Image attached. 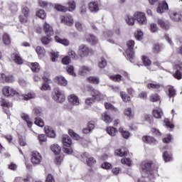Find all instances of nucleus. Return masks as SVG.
<instances>
[{
  "instance_id": "obj_30",
  "label": "nucleus",
  "mask_w": 182,
  "mask_h": 182,
  "mask_svg": "<svg viewBox=\"0 0 182 182\" xmlns=\"http://www.w3.org/2000/svg\"><path fill=\"white\" fill-rule=\"evenodd\" d=\"M2 41L4 45H11V37L8 33H4L2 36Z\"/></svg>"
},
{
  "instance_id": "obj_18",
  "label": "nucleus",
  "mask_w": 182,
  "mask_h": 182,
  "mask_svg": "<svg viewBox=\"0 0 182 182\" xmlns=\"http://www.w3.org/2000/svg\"><path fill=\"white\" fill-rule=\"evenodd\" d=\"M113 36V33L110 31H105L102 36V39L105 40L107 39V42H109V43H114V41L112 39H109V38H112Z\"/></svg>"
},
{
  "instance_id": "obj_45",
  "label": "nucleus",
  "mask_w": 182,
  "mask_h": 182,
  "mask_svg": "<svg viewBox=\"0 0 182 182\" xmlns=\"http://www.w3.org/2000/svg\"><path fill=\"white\" fill-rule=\"evenodd\" d=\"M120 96H121L123 102H130V96L127 95V94H126V92H121Z\"/></svg>"
},
{
  "instance_id": "obj_61",
  "label": "nucleus",
  "mask_w": 182,
  "mask_h": 182,
  "mask_svg": "<svg viewBox=\"0 0 182 182\" xmlns=\"http://www.w3.org/2000/svg\"><path fill=\"white\" fill-rule=\"evenodd\" d=\"M135 38L137 41H141V39H143V31H138L137 33H135Z\"/></svg>"
},
{
  "instance_id": "obj_46",
  "label": "nucleus",
  "mask_w": 182,
  "mask_h": 182,
  "mask_svg": "<svg viewBox=\"0 0 182 182\" xmlns=\"http://www.w3.org/2000/svg\"><path fill=\"white\" fill-rule=\"evenodd\" d=\"M55 8L56 11H60V12H66L68 11V8L66 6H62L60 4H55Z\"/></svg>"
},
{
  "instance_id": "obj_6",
  "label": "nucleus",
  "mask_w": 182,
  "mask_h": 182,
  "mask_svg": "<svg viewBox=\"0 0 182 182\" xmlns=\"http://www.w3.org/2000/svg\"><path fill=\"white\" fill-rule=\"evenodd\" d=\"M31 161L32 164H41V162L42 161V156L38 151H33L31 154Z\"/></svg>"
},
{
  "instance_id": "obj_25",
  "label": "nucleus",
  "mask_w": 182,
  "mask_h": 182,
  "mask_svg": "<svg viewBox=\"0 0 182 182\" xmlns=\"http://www.w3.org/2000/svg\"><path fill=\"white\" fill-rule=\"evenodd\" d=\"M45 132L48 136V137L53 138L56 136L55 131L50 128V127L46 126L45 127Z\"/></svg>"
},
{
  "instance_id": "obj_4",
  "label": "nucleus",
  "mask_w": 182,
  "mask_h": 182,
  "mask_svg": "<svg viewBox=\"0 0 182 182\" xmlns=\"http://www.w3.org/2000/svg\"><path fill=\"white\" fill-rule=\"evenodd\" d=\"M93 53V50L90 49L85 44H81L78 47V54L80 58H86L89 56V55H92Z\"/></svg>"
},
{
  "instance_id": "obj_44",
  "label": "nucleus",
  "mask_w": 182,
  "mask_h": 182,
  "mask_svg": "<svg viewBox=\"0 0 182 182\" xmlns=\"http://www.w3.org/2000/svg\"><path fill=\"white\" fill-rule=\"evenodd\" d=\"M34 123L36 124V126H38L39 127H43V126H45L43 120H42V119L39 117H36Z\"/></svg>"
},
{
  "instance_id": "obj_47",
  "label": "nucleus",
  "mask_w": 182,
  "mask_h": 182,
  "mask_svg": "<svg viewBox=\"0 0 182 182\" xmlns=\"http://www.w3.org/2000/svg\"><path fill=\"white\" fill-rule=\"evenodd\" d=\"M119 133H122V137H124V139H129V137H130V132L127 131H124L123 128H119Z\"/></svg>"
},
{
  "instance_id": "obj_37",
  "label": "nucleus",
  "mask_w": 182,
  "mask_h": 182,
  "mask_svg": "<svg viewBox=\"0 0 182 182\" xmlns=\"http://www.w3.org/2000/svg\"><path fill=\"white\" fill-rule=\"evenodd\" d=\"M107 132L109 136H116V134L117 133V130H116V128L113 127H108L107 128Z\"/></svg>"
},
{
  "instance_id": "obj_27",
  "label": "nucleus",
  "mask_w": 182,
  "mask_h": 182,
  "mask_svg": "<svg viewBox=\"0 0 182 182\" xmlns=\"http://www.w3.org/2000/svg\"><path fill=\"white\" fill-rule=\"evenodd\" d=\"M89 10L90 12H97V11H99V5L97 4V2L90 3Z\"/></svg>"
},
{
  "instance_id": "obj_57",
  "label": "nucleus",
  "mask_w": 182,
  "mask_h": 182,
  "mask_svg": "<svg viewBox=\"0 0 182 182\" xmlns=\"http://www.w3.org/2000/svg\"><path fill=\"white\" fill-rule=\"evenodd\" d=\"M164 160L166 163L167 161H171V155L168 154V152H164L163 154Z\"/></svg>"
},
{
  "instance_id": "obj_49",
  "label": "nucleus",
  "mask_w": 182,
  "mask_h": 182,
  "mask_svg": "<svg viewBox=\"0 0 182 182\" xmlns=\"http://www.w3.org/2000/svg\"><path fill=\"white\" fill-rule=\"evenodd\" d=\"M149 100L150 102H159L160 100V96L157 94H152L149 96Z\"/></svg>"
},
{
  "instance_id": "obj_29",
  "label": "nucleus",
  "mask_w": 182,
  "mask_h": 182,
  "mask_svg": "<svg viewBox=\"0 0 182 182\" xmlns=\"http://www.w3.org/2000/svg\"><path fill=\"white\" fill-rule=\"evenodd\" d=\"M87 42H89L91 45H96L97 43V38L95 36L90 34L87 36Z\"/></svg>"
},
{
  "instance_id": "obj_10",
  "label": "nucleus",
  "mask_w": 182,
  "mask_h": 182,
  "mask_svg": "<svg viewBox=\"0 0 182 182\" xmlns=\"http://www.w3.org/2000/svg\"><path fill=\"white\" fill-rule=\"evenodd\" d=\"M68 102L73 106H79L80 102L79 101V97L75 94H70L68 96Z\"/></svg>"
},
{
  "instance_id": "obj_8",
  "label": "nucleus",
  "mask_w": 182,
  "mask_h": 182,
  "mask_svg": "<svg viewBox=\"0 0 182 182\" xmlns=\"http://www.w3.org/2000/svg\"><path fill=\"white\" fill-rule=\"evenodd\" d=\"M2 92L4 96H6V97H9V96H14V95H18L16 90L9 86L4 87Z\"/></svg>"
},
{
  "instance_id": "obj_31",
  "label": "nucleus",
  "mask_w": 182,
  "mask_h": 182,
  "mask_svg": "<svg viewBox=\"0 0 182 182\" xmlns=\"http://www.w3.org/2000/svg\"><path fill=\"white\" fill-rule=\"evenodd\" d=\"M102 120L106 123H112L113 119L110 117V115L107 112L102 114Z\"/></svg>"
},
{
  "instance_id": "obj_15",
  "label": "nucleus",
  "mask_w": 182,
  "mask_h": 182,
  "mask_svg": "<svg viewBox=\"0 0 182 182\" xmlns=\"http://www.w3.org/2000/svg\"><path fill=\"white\" fill-rule=\"evenodd\" d=\"M91 70L92 68H90V67L82 65L79 68L78 74L80 76H85V75H87V73H90Z\"/></svg>"
},
{
  "instance_id": "obj_54",
  "label": "nucleus",
  "mask_w": 182,
  "mask_h": 182,
  "mask_svg": "<svg viewBox=\"0 0 182 182\" xmlns=\"http://www.w3.org/2000/svg\"><path fill=\"white\" fill-rule=\"evenodd\" d=\"M125 21L128 25H134V18L132 16H127Z\"/></svg>"
},
{
  "instance_id": "obj_52",
  "label": "nucleus",
  "mask_w": 182,
  "mask_h": 182,
  "mask_svg": "<svg viewBox=\"0 0 182 182\" xmlns=\"http://www.w3.org/2000/svg\"><path fill=\"white\" fill-rule=\"evenodd\" d=\"M52 41V38H50V36H43L41 38V43H43V45H49V43H50V41Z\"/></svg>"
},
{
  "instance_id": "obj_3",
  "label": "nucleus",
  "mask_w": 182,
  "mask_h": 182,
  "mask_svg": "<svg viewBox=\"0 0 182 182\" xmlns=\"http://www.w3.org/2000/svg\"><path fill=\"white\" fill-rule=\"evenodd\" d=\"M62 141L64 146V153H66V154H72V153H73V149L70 148V146L72 145V139L68 135H63Z\"/></svg>"
},
{
  "instance_id": "obj_38",
  "label": "nucleus",
  "mask_w": 182,
  "mask_h": 182,
  "mask_svg": "<svg viewBox=\"0 0 182 182\" xmlns=\"http://www.w3.org/2000/svg\"><path fill=\"white\" fill-rule=\"evenodd\" d=\"M158 25H159V26H161L162 29H165V30H167L168 29V28H170V26H168V23H166V22H164V21L161 19L158 20Z\"/></svg>"
},
{
  "instance_id": "obj_1",
  "label": "nucleus",
  "mask_w": 182,
  "mask_h": 182,
  "mask_svg": "<svg viewBox=\"0 0 182 182\" xmlns=\"http://www.w3.org/2000/svg\"><path fill=\"white\" fill-rule=\"evenodd\" d=\"M89 92H90V95L92 97H88L85 100V104L88 106H90L95 100H102L103 99V94L100 93L99 90H95L93 87H89Z\"/></svg>"
},
{
  "instance_id": "obj_11",
  "label": "nucleus",
  "mask_w": 182,
  "mask_h": 182,
  "mask_svg": "<svg viewBox=\"0 0 182 182\" xmlns=\"http://www.w3.org/2000/svg\"><path fill=\"white\" fill-rule=\"evenodd\" d=\"M43 31L47 36H53L55 31H53V27L50 24L45 22L43 24Z\"/></svg>"
},
{
  "instance_id": "obj_34",
  "label": "nucleus",
  "mask_w": 182,
  "mask_h": 182,
  "mask_svg": "<svg viewBox=\"0 0 182 182\" xmlns=\"http://www.w3.org/2000/svg\"><path fill=\"white\" fill-rule=\"evenodd\" d=\"M153 115L155 119H161L163 116V111L161 109H154Z\"/></svg>"
},
{
  "instance_id": "obj_5",
  "label": "nucleus",
  "mask_w": 182,
  "mask_h": 182,
  "mask_svg": "<svg viewBox=\"0 0 182 182\" xmlns=\"http://www.w3.org/2000/svg\"><path fill=\"white\" fill-rule=\"evenodd\" d=\"M54 100H55V102H58V103H63V102H65V94L63 91L56 87L54 89Z\"/></svg>"
},
{
  "instance_id": "obj_58",
  "label": "nucleus",
  "mask_w": 182,
  "mask_h": 182,
  "mask_svg": "<svg viewBox=\"0 0 182 182\" xmlns=\"http://www.w3.org/2000/svg\"><path fill=\"white\" fill-rule=\"evenodd\" d=\"M121 163L122 164H126L127 166H132V160H130V159L128 158H124L121 160Z\"/></svg>"
},
{
  "instance_id": "obj_50",
  "label": "nucleus",
  "mask_w": 182,
  "mask_h": 182,
  "mask_svg": "<svg viewBox=\"0 0 182 182\" xmlns=\"http://www.w3.org/2000/svg\"><path fill=\"white\" fill-rule=\"evenodd\" d=\"M107 65V62L106 61V59L102 58L98 64L99 68H100V69H105Z\"/></svg>"
},
{
  "instance_id": "obj_13",
  "label": "nucleus",
  "mask_w": 182,
  "mask_h": 182,
  "mask_svg": "<svg viewBox=\"0 0 182 182\" xmlns=\"http://www.w3.org/2000/svg\"><path fill=\"white\" fill-rule=\"evenodd\" d=\"M169 16L171 19L175 22L182 21V15L181 11H173L169 14Z\"/></svg>"
},
{
  "instance_id": "obj_39",
  "label": "nucleus",
  "mask_w": 182,
  "mask_h": 182,
  "mask_svg": "<svg viewBox=\"0 0 182 182\" xmlns=\"http://www.w3.org/2000/svg\"><path fill=\"white\" fill-rule=\"evenodd\" d=\"M75 9H76V3L75 2V1L71 0L68 1V11L70 12H73Z\"/></svg>"
},
{
  "instance_id": "obj_21",
  "label": "nucleus",
  "mask_w": 182,
  "mask_h": 182,
  "mask_svg": "<svg viewBox=\"0 0 182 182\" xmlns=\"http://www.w3.org/2000/svg\"><path fill=\"white\" fill-rule=\"evenodd\" d=\"M168 90V96L169 99H172V102H174V96H176V90H174V87L169 85L167 87Z\"/></svg>"
},
{
  "instance_id": "obj_56",
  "label": "nucleus",
  "mask_w": 182,
  "mask_h": 182,
  "mask_svg": "<svg viewBox=\"0 0 182 182\" xmlns=\"http://www.w3.org/2000/svg\"><path fill=\"white\" fill-rule=\"evenodd\" d=\"M75 68L72 65H68L66 68V71L68 72V73H69V75H71L72 76H76V73L73 72Z\"/></svg>"
},
{
  "instance_id": "obj_41",
  "label": "nucleus",
  "mask_w": 182,
  "mask_h": 182,
  "mask_svg": "<svg viewBox=\"0 0 182 182\" xmlns=\"http://www.w3.org/2000/svg\"><path fill=\"white\" fill-rule=\"evenodd\" d=\"M88 81L90 82V83H93L94 85H99L100 80H99V77H89L87 78Z\"/></svg>"
},
{
  "instance_id": "obj_33",
  "label": "nucleus",
  "mask_w": 182,
  "mask_h": 182,
  "mask_svg": "<svg viewBox=\"0 0 182 182\" xmlns=\"http://www.w3.org/2000/svg\"><path fill=\"white\" fill-rule=\"evenodd\" d=\"M30 66L32 72L36 73L41 70V68L39 67V64L38 63H31Z\"/></svg>"
},
{
  "instance_id": "obj_32",
  "label": "nucleus",
  "mask_w": 182,
  "mask_h": 182,
  "mask_svg": "<svg viewBox=\"0 0 182 182\" xmlns=\"http://www.w3.org/2000/svg\"><path fill=\"white\" fill-rule=\"evenodd\" d=\"M51 151L55 153V154H59L60 153L62 148L59 146L58 144H53L50 146Z\"/></svg>"
},
{
  "instance_id": "obj_26",
  "label": "nucleus",
  "mask_w": 182,
  "mask_h": 182,
  "mask_svg": "<svg viewBox=\"0 0 182 182\" xmlns=\"http://www.w3.org/2000/svg\"><path fill=\"white\" fill-rule=\"evenodd\" d=\"M55 42H58V43H61L62 45H64V46H69V40L66 38L62 39L59 36H55Z\"/></svg>"
},
{
  "instance_id": "obj_2",
  "label": "nucleus",
  "mask_w": 182,
  "mask_h": 182,
  "mask_svg": "<svg viewBox=\"0 0 182 182\" xmlns=\"http://www.w3.org/2000/svg\"><path fill=\"white\" fill-rule=\"evenodd\" d=\"M134 41L133 40H130L127 42V49L125 50V53H126V58L128 60L132 61L133 58H134Z\"/></svg>"
},
{
  "instance_id": "obj_59",
  "label": "nucleus",
  "mask_w": 182,
  "mask_h": 182,
  "mask_svg": "<svg viewBox=\"0 0 182 182\" xmlns=\"http://www.w3.org/2000/svg\"><path fill=\"white\" fill-rule=\"evenodd\" d=\"M1 106H3L4 109H9V107H12V104L10 103L9 102L3 100Z\"/></svg>"
},
{
  "instance_id": "obj_36",
  "label": "nucleus",
  "mask_w": 182,
  "mask_h": 182,
  "mask_svg": "<svg viewBox=\"0 0 182 182\" xmlns=\"http://www.w3.org/2000/svg\"><path fill=\"white\" fill-rule=\"evenodd\" d=\"M14 55V62L17 65H22L23 63V60H22V58L21 55L18 53H15Z\"/></svg>"
},
{
  "instance_id": "obj_24",
  "label": "nucleus",
  "mask_w": 182,
  "mask_h": 182,
  "mask_svg": "<svg viewBox=\"0 0 182 182\" xmlns=\"http://www.w3.org/2000/svg\"><path fill=\"white\" fill-rule=\"evenodd\" d=\"M124 116H127L129 119H133L134 117V112L132 109V107H127L124 110Z\"/></svg>"
},
{
  "instance_id": "obj_35",
  "label": "nucleus",
  "mask_w": 182,
  "mask_h": 182,
  "mask_svg": "<svg viewBox=\"0 0 182 182\" xmlns=\"http://www.w3.org/2000/svg\"><path fill=\"white\" fill-rule=\"evenodd\" d=\"M36 51L37 52L38 56H40L41 58L45 56V53H46L45 48L41 46H37L36 48Z\"/></svg>"
},
{
  "instance_id": "obj_16",
  "label": "nucleus",
  "mask_w": 182,
  "mask_h": 182,
  "mask_svg": "<svg viewBox=\"0 0 182 182\" xmlns=\"http://www.w3.org/2000/svg\"><path fill=\"white\" fill-rule=\"evenodd\" d=\"M22 14L24 15V18L22 16H19L20 22H26V18L29 17V14L31 11H29V8L23 7L22 9Z\"/></svg>"
},
{
  "instance_id": "obj_40",
  "label": "nucleus",
  "mask_w": 182,
  "mask_h": 182,
  "mask_svg": "<svg viewBox=\"0 0 182 182\" xmlns=\"http://www.w3.org/2000/svg\"><path fill=\"white\" fill-rule=\"evenodd\" d=\"M35 93H28V94H25L22 95L21 97L23 98V100H29L31 99H35Z\"/></svg>"
},
{
  "instance_id": "obj_14",
  "label": "nucleus",
  "mask_w": 182,
  "mask_h": 182,
  "mask_svg": "<svg viewBox=\"0 0 182 182\" xmlns=\"http://www.w3.org/2000/svg\"><path fill=\"white\" fill-rule=\"evenodd\" d=\"M61 21L68 26H72L74 23L73 18L70 15H66L61 18Z\"/></svg>"
},
{
  "instance_id": "obj_19",
  "label": "nucleus",
  "mask_w": 182,
  "mask_h": 182,
  "mask_svg": "<svg viewBox=\"0 0 182 182\" xmlns=\"http://www.w3.org/2000/svg\"><path fill=\"white\" fill-rule=\"evenodd\" d=\"M21 117L23 120H24V122H26L27 126L29 128L32 127V124H33V123L31 120V117H29V115L28 114L22 113L21 114Z\"/></svg>"
},
{
  "instance_id": "obj_55",
  "label": "nucleus",
  "mask_w": 182,
  "mask_h": 182,
  "mask_svg": "<svg viewBox=\"0 0 182 182\" xmlns=\"http://www.w3.org/2000/svg\"><path fill=\"white\" fill-rule=\"evenodd\" d=\"M109 79H111V80H113L114 82H120L122 80V75H110Z\"/></svg>"
},
{
  "instance_id": "obj_17",
  "label": "nucleus",
  "mask_w": 182,
  "mask_h": 182,
  "mask_svg": "<svg viewBox=\"0 0 182 182\" xmlns=\"http://www.w3.org/2000/svg\"><path fill=\"white\" fill-rule=\"evenodd\" d=\"M168 9V4L166 1H162L161 3H159V5L157 8V12L158 14H163L164 11H167Z\"/></svg>"
},
{
  "instance_id": "obj_43",
  "label": "nucleus",
  "mask_w": 182,
  "mask_h": 182,
  "mask_svg": "<svg viewBox=\"0 0 182 182\" xmlns=\"http://www.w3.org/2000/svg\"><path fill=\"white\" fill-rule=\"evenodd\" d=\"M105 108L107 109L108 110H112V112H119V109L114 107V106H113V105L110 103L105 102Z\"/></svg>"
},
{
  "instance_id": "obj_28",
  "label": "nucleus",
  "mask_w": 182,
  "mask_h": 182,
  "mask_svg": "<svg viewBox=\"0 0 182 182\" xmlns=\"http://www.w3.org/2000/svg\"><path fill=\"white\" fill-rule=\"evenodd\" d=\"M144 143H148L149 144H156V139L154 138L149 136H145L142 138Z\"/></svg>"
},
{
  "instance_id": "obj_51",
  "label": "nucleus",
  "mask_w": 182,
  "mask_h": 182,
  "mask_svg": "<svg viewBox=\"0 0 182 182\" xmlns=\"http://www.w3.org/2000/svg\"><path fill=\"white\" fill-rule=\"evenodd\" d=\"M36 16H38L41 19H45V18H46V13L42 9L39 10L36 12Z\"/></svg>"
},
{
  "instance_id": "obj_7",
  "label": "nucleus",
  "mask_w": 182,
  "mask_h": 182,
  "mask_svg": "<svg viewBox=\"0 0 182 182\" xmlns=\"http://www.w3.org/2000/svg\"><path fill=\"white\" fill-rule=\"evenodd\" d=\"M82 159L83 160H86L87 165L89 166V167H92V166H95L96 164V160L93 157H90L89 154L87 152H85L81 155Z\"/></svg>"
},
{
  "instance_id": "obj_23",
  "label": "nucleus",
  "mask_w": 182,
  "mask_h": 182,
  "mask_svg": "<svg viewBox=\"0 0 182 182\" xmlns=\"http://www.w3.org/2000/svg\"><path fill=\"white\" fill-rule=\"evenodd\" d=\"M148 89H154V90H159L163 87V85L159 82H152L147 85Z\"/></svg>"
},
{
  "instance_id": "obj_12",
  "label": "nucleus",
  "mask_w": 182,
  "mask_h": 182,
  "mask_svg": "<svg viewBox=\"0 0 182 182\" xmlns=\"http://www.w3.org/2000/svg\"><path fill=\"white\" fill-rule=\"evenodd\" d=\"M174 69H175V73L173 74V76L176 79H178V80H180V79H181V73L180 72V70H181L182 69V63L176 64Z\"/></svg>"
},
{
  "instance_id": "obj_42",
  "label": "nucleus",
  "mask_w": 182,
  "mask_h": 182,
  "mask_svg": "<svg viewBox=\"0 0 182 182\" xmlns=\"http://www.w3.org/2000/svg\"><path fill=\"white\" fill-rule=\"evenodd\" d=\"M114 153L116 156H119V157H123L127 154V151H124V149H117Z\"/></svg>"
},
{
  "instance_id": "obj_63",
  "label": "nucleus",
  "mask_w": 182,
  "mask_h": 182,
  "mask_svg": "<svg viewBox=\"0 0 182 182\" xmlns=\"http://www.w3.org/2000/svg\"><path fill=\"white\" fill-rule=\"evenodd\" d=\"M161 49H163V46L159 45V44H156L154 46V53H159L160 50H161Z\"/></svg>"
},
{
  "instance_id": "obj_62",
  "label": "nucleus",
  "mask_w": 182,
  "mask_h": 182,
  "mask_svg": "<svg viewBox=\"0 0 182 182\" xmlns=\"http://www.w3.org/2000/svg\"><path fill=\"white\" fill-rule=\"evenodd\" d=\"M150 29H151V32H152L153 33H155V32H157V31H159V28L157 27V24L151 23Z\"/></svg>"
},
{
  "instance_id": "obj_9",
  "label": "nucleus",
  "mask_w": 182,
  "mask_h": 182,
  "mask_svg": "<svg viewBox=\"0 0 182 182\" xmlns=\"http://www.w3.org/2000/svg\"><path fill=\"white\" fill-rule=\"evenodd\" d=\"M134 18L139 23V25H146L147 23V18L144 13H135Z\"/></svg>"
},
{
  "instance_id": "obj_22",
  "label": "nucleus",
  "mask_w": 182,
  "mask_h": 182,
  "mask_svg": "<svg viewBox=\"0 0 182 182\" xmlns=\"http://www.w3.org/2000/svg\"><path fill=\"white\" fill-rule=\"evenodd\" d=\"M55 82L60 86H68V80L62 76H58L55 78Z\"/></svg>"
},
{
  "instance_id": "obj_60",
  "label": "nucleus",
  "mask_w": 182,
  "mask_h": 182,
  "mask_svg": "<svg viewBox=\"0 0 182 182\" xmlns=\"http://www.w3.org/2000/svg\"><path fill=\"white\" fill-rule=\"evenodd\" d=\"M63 160V156L62 155H60V156H57L55 157V164L58 165V166H60V164H62V161Z\"/></svg>"
},
{
  "instance_id": "obj_53",
  "label": "nucleus",
  "mask_w": 182,
  "mask_h": 182,
  "mask_svg": "<svg viewBox=\"0 0 182 182\" xmlns=\"http://www.w3.org/2000/svg\"><path fill=\"white\" fill-rule=\"evenodd\" d=\"M142 62L144 66H150V65H151V60H150V59L146 55L142 57Z\"/></svg>"
},
{
  "instance_id": "obj_48",
  "label": "nucleus",
  "mask_w": 182,
  "mask_h": 182,
  "mask_svg": "<svg viewBox=\"0 0 182 182\" xmlns=\"http://www.w3.org/2000/svg\"><path fill=\"white\" fill-rule=\"evenodd\" d=\"M68 133L71 137L74 139V140H79L80 139V136L79 134H76L73 130L70 129L68 131Z\"/></svg>"
},
{
  "instance_id": "obj_64",
  "label": "nucleus",
  "mask_w": 182,
  "mask_h": 182,
  "mask_svg": "<svg viewBox=\"0 0 182 182\" xmlns=\"http://www.w3.org/2000/svg\"><path fill=\"white\" fill-rule=\"evenodd\" d=\"M46 182H55L53 175L49 173L46 176Z\"/></svg>"
},
{
  "instance_id": "obj_20",
  "label": "nucleus",
  "mask_w": 182,
  "mask_h": 182,
  "mask_svg": "<svg viewBox=\"0 0 182 182\" xmlns=\"http://www.w3.org/2000/svg\"><path fill=\"white\" fill-rule=\"evenodd\" d=\"M141 167L144 171H150L151 170V161H144L141 164Z\"/></svg>"
}]
</instances>
